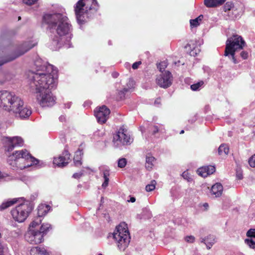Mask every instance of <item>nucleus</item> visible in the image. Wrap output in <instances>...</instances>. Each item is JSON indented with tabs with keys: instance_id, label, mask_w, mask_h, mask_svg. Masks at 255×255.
<instances>
[{
	"instance_id": "nucleus-1",
	"label": "nucleus",
	"mask_w": 255,
	"mask_h": 255,
	"mask_svg": "<svg viewBox=\"0 0 255 255\" xmlns=\"http://www.w3.org/2000/svg\"><path fill=\"white\" fill-rule=\"evenodd\" d=\"M34 71L28 73L29 88L42 107L53 106L56 98L51 90L56 86L57 70L38 56L34 60Z\"/></svg>"
},
{
	"instance_id": "nucleus-2",
	"label": "nucleus",
	"mask_w": 255,
	"mask_h": 255,
	"mask_svg": "<svg viewBox=\"0 0 255 255\" xmlns=\"http://www.w3.org/2000/svg\"><path fill=\"white\" fill-rule=\"evenodd\" d=\"M43 20L48 25L49 30L59 36L53 39L51 49L57 50L61 46L63 39L70 41L72 36L71 25L65 14L59 12L47 13L43 16Z\"/></svg>"
},
{
	"instance_id": "nucleus-3",
	"label": "nucleus",
	"mask_w": 255,
	"mask_h": 255,
	"mask_svg": "<svg viewBox=\"0 0 255 255\" xmlns=\"http://www.w3.org/2000/svg\"><path fill=\"white\" fill-rule=\"evenodd\" d=\"M7 162L13 170H22L36 165L38 161L26 149L15 151L8 156Z\"/></svg>"
},
{
	"instance_id": "nucleus-4",
	"label": "nucleus",
	"mask_w": 255,
	"mask_h": 255,
	"mask_svg": "<svg viewBox=\"0 0 255 255\" xmlns=\"http://www.w3.org/2000/svg\"><path fill=\"white\" fill-rule=\"evenodd\" d=\"M0 105L4 110L14 114L23 105L21 99L7 91H0Z\"/></svg>"
},
{
	"instance_id": "nucleus-5",
	"label": "nucleus",
	"mask_w": 255,
	"mask_h": 255,
	"mask_svg": "<svg viewBox=\"0 0 255 255\" xmlns=\"http://www.w3.org/2000/svg\"><path fill=\"white\" fill-rule=\"evenodd\" d=\"M96 0H79L75 7L76 18L79 23L85 21V14H88L89 11H96L98 8Z\"/></svg>"
},
{
	"instance_id": "nucleus-6",
	"label": "nucleus",
	"mask_w": 255,
	"mask_h": 255,
	"mask_svg": "<svg viewBox=\"0 0 255 255\" xmlns=\"http://www.w3.org/2000/svg\"><path fill=\"white\" fill-rule=\"evenodd\" d=\"M246 45V42L242 36L239 35H234L229 38L226 41V46L224 55L229 56L231 55L234 63L237 61L235 57V52L242 49Z\"/></svg>"
},
{
	"instance_id": "nucleus-7",
	"label": "nucleus",
	"mask_w": 255,
	"mask_h": 255,
	"mask_svg": "<svg viewBox=\"0 0 255 255\" xmlns=\"http://www.w3.org/2000/svg\"><path fill=\"white\" fill-rule=\"evenodd\" d=\"M126 227V225L125 224L119 225L117 227L116 231L113 234V237L117 242L118 248L122 251L125 250L130 242L129 232Z\"/></svg>"
},
{
	"instance_id": "nucleus-8",
	"label": "nucleus",
	"mask_w": 255,
	"mask_h": 255,
	"mask_svg": "<svg viewBox=\"0 0 255 255\" xmlns=\"http://www.w3.org/2000/svg\"><path fill=\"white\" fill-rule=\"evenodd\" d=\"M34 208L31 202L20 204L11 211L13 219L18 223L23 222L28 217Z\"/></svg>"
},
{
	"instance_id": "nucleus-9",
	"label": "nucleus",
	"mask_w": 255,
	"mask_h": 255,
	"mask_svg": "<svg viewBox=\"0 0 255 255\" xmlns=\"http://www.w3.org/2000/svg\"><path fill=\"white\" fill-rule=\"evenodd\" d=\"M133 139L128 133L127 130L121 128L113 135V145L115 148H121L125 145H130Z\"/></svg>"
},
{
	"instance_id": "nucleus-10",
	"label": "nucleus",
	"mask_w": 255,
	"mask_h": 255,
	"mask_svg": "<svg viewBox=\"0 0 255 255\" xmlns=\"http://www.w3.org/2000/svg\"><path fill=\"white\" fill-rule=\"evenodd\" d=\"M5 150L8 152L12 151L14 147L22 146L23 140L20 136L4 137L2 139Z\"/></svg>"
},
{
	"instance_id": "nucleus-11",
	"label": "nucleus",
	"mask_w": 255,
	"mask_h": 255,
	"mask_svg": "<svg viewBox=\"0 0 255 255\" xmlns=\"http://www.w3.org/2000/svg\"><path fill=\"white\" fill-rule=\"evenodd\" d=\"M173 81V77L168 71H166L157 76L156 78V84L161 88H167L171 86Z\"/></svg>"
},
{
	"instance_id": "nucleus-12",
	"label": "nucleus",
	"mask_w": 255,
	"mask_h": 255,
	"mask_svg": "<svg viewBox=\"0 0 255 255\" xmlns=\"http://www.w3.org/2000/svg\"><path fill=\"white\" fill-rule=\"evenodd\" d=\"M25 239L31 244H38L42 242L43 236L38 230L30 229L25 234Z\"/></svg>"
},
{
	"instance_id": "nucleus-13",
	"label": "nucleus",
	"mask_w": 255,
	"mask_h": 255,
	"mask_svg": "<svg viewBox=\"0 0 255 255\" xmlns=\"http://www.w3.org/2000/svg\"><path fill=\"white\" fill-rule=\"evenodd\" d=\"M37 41L34 39H31L24 41L17 49L16 51V56L13 59L19 57L36 45Z\"/></svg>"
},
{
	"instance_id": "nucleus-14",
	"label": "nucleus",
	"mask_w": 255,
	"mask_h": 255,
	"mask_svg": "<svg viewBox=\"0 0 255 255\" xmlns=\"http://www.w3.org/2000/svg\"><path fill=\"white\" fill-rule=\"evenodd\" d=\"M110 111L106 106H103L95 110V116L98 123H105L109 118Z\"/></svg>"
},
{
	"instance_id": "nucleus-15",
	"label": "nucleus",
	"mask_w": 255,
	"mask_h": 255,
	"mask_svg": "<svg viewBox=\"0 0 255 255\" xmlns=\"http://www.w3.org/2000/svg\"><path fill=\"white\" fill-rule=\"evenodd\" d=\"M70 160V155L67 151L63 153L62 155L54 157L53 164L58 167H64L68 164Z\"/></svg>"
},
{
	"instance_id": "nucleus-16",
	"label": "nucleus",
	"mask_w": 255,
	"mask_h": 255,
	"mask_svg": "<svg viewBox=\"0 0 255 255\" xmlns=\"http://www.w3.org/2000/svg\"><path fill=\"white\" fill-rule=\"evenodd\" d=\"M18 111L16 112L15 115L16 117L21 119L27 118L32 113L30 108L24 104L22 106H21Z\"/></svg>"
},
{
	"instance_id": "nucleus-17",
	"label": "nucleus",
	"mask_w": 255,
	"mask_h": 255,
	"mask_svg": "<svg viewBox=\"0 0 255 255\" xmlns=\"http://www.w3.org/2000/svg\"><path fill=\"white\" fill-rule=\"evenodd\" d=\"M223 190L222 185L220 183L214 184L211 189L210 194L213 198L219 197L221 196Z\"/></svg>"
},
{
	"instance_id": "nucleus-18",
	"label": "nucleus",
	"mask_w": 255,
	"mask_h": 255,
	"mask_svg": "<svg viewBox=\"0 0 255 255\" xmlns=\"http://www.w3.org/2000/svg\"><path fill=\"white\" fill-rule=\"evenodd\" d=\"M215 167L212 165H208L201 167L197 170V173L198 175H203L206 174L207 175H210L215 173Z\"/></svg>"
},
{
	"instance_id": "nucleus-19",
	"label": "nucleus",
	"mask_w": 255,
	"mask_h": 255,
	"mask_svg": "<svg viewBox=\"0 0 255 255\" xmlns=\"http://www.w3.org/2000/svg\"><path fill=\"white\" fill-rule=\"evenodd\" d=\"M23 198L9 199L3 202L0 205V210H3L16 203L19 200L23 199Z\"/></svg>"
},
{
	"instance_id": "nucleus-20",
	"label": "nucleus",
	"mask_w": 255,
	"mask_h": 255,
	"mask_svg": "<svg viewBox=\"0 0 255 255\" xmlns=\"http://www.w3.org/2000/svg\"><path fill=\"white\" fill-rule=\"evenodd\" d=\"M50 206L45 204H40L37 208V215L38 217L41 218L45 216L50 210Z\"/></svg>"
},
{
	"instance_id": "nucleus-21",
	"label": "nucleus",
	"mask_w": 255,
	"mask_h": 255,
	"mask_svg": "<svg viewBox=\"0 0 255 255\" xmlns=\"http://www.w3.org/2000/svg\"><path fill=\"white\" fill-rule=\"evenodd\" d=\"M226 0H204V4L207 7H214L222 5Z\"/></svg>"
},
{
	"instance_id": "nucleus-22",
	"label": "nucleus",
	"mask_w": 255,
	"mask_h": 255,
	"mask_svg": "<svg viewBox=\"0 0 255 255\" xmlns=\"http://www.w3.org/2000/svg\"><path fill=\"white\" fill-rule=\"evenodd\" d=\"M155 161V158L153 156L149 154H147L145 158V168L148 170H151L154 165Z\"/></svg>"
},
{
	"instance_id": "nucleus-23",
	"label": "nucleus",
	"mask_w": 255,
	"mask_h": 255,
	"mask_svg": "<svg viewBox=\"0 0 255 255\" xmlns=\"http://www.w3.org/2000/svg\"><path fill=\"white\" fill-rule=\"evenodd\" d=\"M31 255H48V253L44 248L35 247L30 251Z\"/></svg>"
},
{
	"instance_id": "nucleus-24",
	"label": "nucleus",
	"mask_w": 255,
	"mask_h": 255,
	"mask_svg": "<svg viewBox=\"0 0 255 255\" xmlns=\"http://www.w3.org/2000/svg\"><path fill=\"white\" fill-rule=\"evenodd\" d=\"M202 242L204 243L206 245L208 249H210L215 243V239L214 236H210L207 238L203 239Z\"/></svg>"
},
{
	"instance_id": "nucleus-25",
	"label": "nucleus",
	"mask_w": 255,
	"mask_h": 255,
	"mask_svg": "<svg viewBox=\"0 0 255 255\" xmlns=\"http://www.w3.org/2000/svg\"><path fill=\"white\" fill-rule=\"evenodd\" d=\"M229 151V148L227 145L225 144H221L218 148V153L220 155H227Z\"/></svg>"
},
{
	"instance_id": "nucleus-26",
	"label": "nucleus",
	"mask_w": 255,
	"mask_h": 255,
	"mask_svg": "<svg viewBox=\"0 0 255 255\" xmlns=\"http://www.w3.org/2000/svg\"><path fill=\"white\" fill-rule=\"evenodd\" d=\"M203 16L202 15H199L198 17L194 19H191L190 20V26L192 28L196 27L199 25L200 22L202 20Z\"/></svg>"
},
{
	"instance_id": "nucleus-27",
	"label": "nucleus",
	"mask_w": 255,
	"mask_h": 255,
	"mask_svg": "<svg viewBox=\"0 0 255 255\" xmlns=\"http://www.w3.org/2000/svg\"><path fill=\"white\" fill-rule=\"evenodd\" d=\"M49 229H51V225L48 223H45L41 225L40 230L38 231L41 233V234H43V236L44 235L46 234L47 232L49 231Z\"/></svg>"
},
{
	"instance_id": "nucleus-28",
	"label": "nucleus",
	"mask_w": 255,
	"mask_h": 255,
	"mask_svg": "<svg viewBox=\"0 0 255 255\" xmlns=\"http://www.w3.org/2000/svg\"><path fill=\"white\" fill-rule=\"evenodd\" d=\"M96 173V170L94 168H91L89 167H84L83 168L81 172V175L85 174H94Z\"/></svg>"
},
{
	"instance_id": "nucleus-29",
	"label": "nucleus",
	"mask_w": 255,
	"mask_h": 255,
	"mask_svg": "<svg viewBox=\"0 0 255 255\" xmlns=\"http://www.w3.org/2000/svg\"><path fill=\"white\" fill-rule=\"evenodd\" d=\"M156 181L155 180H152L150 181V183L145 186V190L147 192H150L154 190Z\"/></svg>"
},
{
	"instance_id": "nucleus-30",
	"label": "nucleus",
	"mask_w": 255,
	"mask_h": 255,
	"mask_svg": "<svg viewBox=\"0 0 255 255\" xmlns=\"http://www.w3.org/2000/svg\"><path fill=\"white\" fill-rule=\"evenodd\" d=\"M100 173L103 175H109L110 174L109 167L106 165H102L99 167Z\"/></svg>"
},
{
	"instance_id": "nucleus-31",
	"label": "nucleus",
	"mask_w": 255,
	"mask_h": 255,
	"mask_svg": "<svg viewBox=\"0 0 255 255\" xmlns=\"http://www.w3.org/2000/svg\"><path fill=\"white\" fill-rule=\"evenodd\" d=\"M41 219L37 217L30 224L29 229L35 228L37 226L39 225L41 222Z\"/></svg>"
},
{
	"instance_id": "nucleus-32",
	"label": "nucleus",
	"mask_w": 255,
	"mask_h": 255,
	"mask_svg": "<svg viewBox=\"0 0 255 255\" xmlns=\"http://www.w3.org/2000/svg\"><path fill=\"white\" fill-rule=\"evenodd\" d=\"M167 62L165 60L159 63L157 65V68L159 69L160 72H162L167 67Z\"/></svg>"
},
{
	"instance_id": "nucleus-33",
	"label": "nucleus",
	"mask_w": 255,
	"mask_h": 255,
	"mask_svg": "<svg viewBox=\"0 0 255 255\" xmlns=\"http://www.w3.org/2000/svg\"><path fill=\"white\" fill-rule=\"evenodd\" d=\"M245 243L252 249L255 248V240L253 239H247L245 240Z\"/></svg>"
},
{
	"instance_id": "nucleus-34",
	"label": "nucleus",
	"mask_w": 255,
	"mask_h": 255,
	"mask_svg": "<svg viewBox=\"0 0 255 255\" xmlns=\"http://www.w3.org/2000/svg\"><path fill=\"white\" fill-rule=\"evenodd\" d=\"M234 8V4L232 2H227L223 7L224 10L225 12L231 10Z\"/></svg>"
},
{
	"instance_id": "nucleus-35",
	"label": "nucleus",
	"mask_w": 255,
	"mask_h": 255,
	"mask_svg": "<svg viewBox=\"0 0 255 255\" xmlns=\"http://www.w3.org/2000/svg\"><path fill=\"white\" fill-rule=\"evenodd\" d=\"M203 84L204 82L203 81H200L199 82H198L197 83L191 85V89L193 91L198 90H199L200 88L203 86Z\"/></svg>"
},
{
	"instance_id": "nucleus-36",
	"label": "nucleus",
	"mask_w": 255,
	"mask_h": 255,
	"mask_svg": "<svg viewBox=\"0 0 255 255\" xmlns=\"http://www.w3.org/2000/svg\"><path fill=\"white\" fill-rule=\"evenodd\" d=\"M82 155L83 152L82 150L78 149L75 152V155L74 157V160H81Z\"/></svg>"
},
{
	"instance_id": "nucleus-37",
	"label": "nucleus",
	"mask_w": 255,
	"mask_h": 255,
	"mask_svg": "<svg viewBox=\"0 0 255 255\" xmlns=\"http://www.w3.org/2000/svg\"><path fill=\"white\" fill-rule=\"evenodd\" d=\"M127 164V160L125 158H120L118 162V167L120 168L124 167Z\"/></svg>"
},
{
	"instance_id": "nucleus-38",
	"label": "nucleus",
	"mask_w": 255,
	"mask_h": 255,
	"mask_svg": "<svg viewBox=\"0 0 255 255\" xmlns=\"http://www.w3.org/2000/svg\"><path fill=\"white\" fill-rule=\"evenodd\" d=\"M128 92V89L124 88L122 90H121L119 92V97L120 99H123L125 97V94L126 93Z\"/></svg>"
},
{
	"instance_id": "nucleus-39",
	"label": "nucleus",
	"mask_w": 255,
	"mask_h": 255,
	"mask_svg": "<svg viewBox=\"0 0 255 255\" xmlns=\"http://www.w3.org/2000/svg\"><path fill=\"white\" fill-rule=\"evenodd\" d=\"M249 163L252 167H255V154L252 156L249 159Z\"/></svg>"
},
{
	"instance_id": "nucleus-40",
	"label": "nucleus",
	"mask_w": 255,
	"mask_h": 255,
	"mask_svg": "<svg viewBox=\"0 0 255 255\" xmlns=\"http://www.w3.org/2000/svg\"><path fill=\"white\" fill-rule=\"evenodd\" d=\"M247 236L249 237L253 238L255 240V229H251L247 233Z\"/></svg>"
},
{
	"instance_id": "nucleus-41",
	"label": "nucleus",
	"mask_w": 255,
	"mask_h": 255,
	"mask_svg": "<svg viewBox=\"0 0 255 255\" xmlns=\"http://www.w3.org/2000/svg\"><path fill=\"white\" fill-rule=\"evenodd\" d=\"M38 0H22L23 3L27 5H32L34 4Z\"/></svg>"
},
{
	"instance_id": "nucleus-42",
	"label": "nucleus",
	"mask_w": 255,
	"mask_h": 255,
	"mask_svg": "<svg viewBox=\"0 0 255 255\" xmlns=\"http://www.w3.org/2000/svg\"><path fill=\"white\" fill-rule=\"evenodd\" d=\"M104 181L102 184V187L104 188H105L108 185L109 179L108 178V176H104Z\"/></svg>"
},
{
	"instance_id": "nucleus-43",
	"label": "nucleus",
	"mask_w": 255,
	"mask_h": 255,
	"mask_svg": "<svg viewBox=\"0 0 255 255\" xmlns=\"http://www.w3.org/2000/svg\"><path fill=\"white\" fill-rule=\"evenodd\" d=\"M185 241L188 243H193L195 240V238L192 236H187L185 238Z\"/></svg>"
},
{
	"instance_id": "nucleus-44",
	"label": "nucleus",
	"mask_w": 255,
	"mask_h": 255,
	"mask_svg": "<svg viewBox=\"0 0 255 255\" xmlns=\"http://www.w3.org/2000/svg\"><path fill=\"white\" fill-rule=\"evenodd\" d=\"M241 56L242 57V58H243L244 59H246L248 58V56H249V54H248V52H246V51H242L241 53Z\"/></svg>"
},
{
	"instance_id": "nucleus-45",
	"label": "nucleus",
	"mask_w": 255,
	"mask_h": 255,
	"mask_svg": "<svg viewBox=\"0 0 255 255\" xmlns=\"http://www.w3.org/2000/svg\"><path fill=\"white\" fill-rule=\"evenodd\" d=\"M133 85H134L133 81L132 80L129 79L128 83L127 84V86L128 87V88H127L128 89V90L129 89H131L133 87Z\"/></svg>"
},
{
	"instance_id": "nucleus-46",
	"label": "nucleus",
	"mask_w": 255,
	"mask_h": 255,
	"mask_svg": "<svg viewBox=\"0 0 255 255\" xmlns=\"http://www.w3.org/2000/svg\"><path fill=\"white\" fill-rule=\"evenodd\" d=\"M141 64V61H138L134 63L132 65V68L133 69H136L138 68L139 66Z\"/></svg>"
},
{
	"instance_id": "nucleus-47",
	"label": "nucleus",
	"mask_w": 255,
	"mask_h": 255,
	"mask_svg": "<svg viewBox=\"0 0 255 255\" xmlns=\"http://www.w3.org/2000/svg\"><path fill=\"white\" fill-rule=\"evenodd\" d=\"M28 179V176H21L20 178H19L20 180L24 182L26 184H27Z\"/></svg>"
},
{
	"instance_id": "nucleus-48",
	"label": "nucleus",
	"mask_w": 255,
	"mask_h": 255,
	"mask_svg": "<svg viewBox=\"0 0 255 255\" xmlns=\"http://www.w3.org/2000/svg\"><path fill=\"white\" fill-rule=\"evenodd\" d=\"M74 163L76 166H79L82 164L81 160H74Z\"/></svg>"
},
{
	"instance_id": "nucleus-49",
	"label": "nucleus",
	"mask_w": 255,
	"mask_h": 255,
	"mask_svg": "<svg viewBox=\"0 0 255 255\" xmlns=\"http://www.w3.org/2000/svg\"><path fill=\"white\" fill-rule=\"evenodd\" d=\"M158 131H159V129L158 128V127L157 126H154L153 127V134H155L156 133L158 132Z\"/></svg>"
},
{
	"instance_id": "nucleus-50",
	"label": "nucleus",
	"mask_w": 255,
	"mask_h": 255,
	"mask_svg": "<svg viewBox=\"0 0 255 255\" xmlns=\"http://www.w3.org/2000/svg\"><path fill=\"white\" fill-rule=\"evenodd\" d=\"M184 179L187 180L188 182H191L193 179L192 176H183Z\"/></svg>"
},
{
	"instance_id": "nucleus-51",
	"label": "nucleus",
	"mask_w": 255,
	"mask_h": 255,
	"mask_svg": "<svg viewBox=\"0 0 255 255\" xmlns=\"http://www.w3.org/2000/svg\"><path fill=\"white\" fill-rule=\"evenodd\" d=\"M128 201L133 203L135 201V198L134 197H130V199L128 200Z\"/></svg>"
},
{
	"instance_id": "nucleus-52",
	"label": "nucleus",
	"mask_w": 255,
	"mask_h": 255,
	"mask_svg": "<svg viewBox=\"0 0 255 255\" xmlns=\"http://www.w3.org/2000/svg\"><path fill=\"white\" fill-rule=\"evenodd\" d=\"M3 247L0 243V255H3Z\"/></svg>"
},
{
	"instance_id": "nucleus-53",
	"label": "nucleus",
	"mask_w": 255,
	"mask_h": 255,
	"mask_svg": "<svg viewBox=\"0 0 255 255\" xmlns=\"http://www.w3.org/2000/svg\"><path fill=\"white\" fill-rule=\"evenodd\" d=\"M203 207H204L206 210H207L209 207V205L207 203H205L203 204Z\"/></svg>"
},
{
	"instance_id": "nucleus-54",
	"label": "nucleus",
	"mask_w": 255,
	"mask_h": 255,
	"mask_svg": "<svg viewBox=\"0 0 255 255\" xmlns=\"http://www.w3.org/2000/svg\"><path fill=\"white\" fill-rule=\"evenodd\" d=\"M190 174V173H189L188 170L184 171L181 175L184 176V175H187L188 174Z\"/></svg>"
},
{
	"instance_id": "nucleus-55",
	"label": "nucleus",
	"mask_w": 255,
	"mask_h": 255,
	"mask_svg": "<svg viewBox=\"0 0 255 255\" xmlns=\"http://www.w3.org/2000/svg\"><path fill=\"white\" fill-rule=\"evenodd\" d=\"M112 75H113V77L117 78L119 74L117 72H114L113 73Z\"/></svg>"
},
{
	"instance_id": "nucleus-56",
	"label": "nucleus",
	"mask_w": 255,
	"mask_h": 255,
	"mask_svg": "<svg viewBox=\"0 0 255 255\" xmlns=\"http://www.w3.org/2000/svg\"><path fill=\"white\" fill-rule=\"evenodd\" d=\"M155 104H160V99H157L155 101Z\"/></svg>"
},
{
	"instance_id": "nucleus-57",
	"label": "nucleus",
	"mask_w": 255,
	"mask_h": 255,
	"mask_svg": "<svg viewBox=\"0 0 255 255\" xmlns=\"http://www.w3.org/2000/svg\"><path fill=\"white\" fill-rule=\"evenodd\" d=\"M37 194H35V196L33 195L32 196H31V198H30V200H34V199L37 197Z\"/></svg>"
},
{
	"instance_id": "nucleus-58",
	"label": "nucleus",
	"mask_w": 255,
	"mask_h": 255,
	"mask_svg": "<svg viewBox=\"0 0 255 255\" xmlns=\"http://www.w3.org/2000/svg\"><path fill=\"white\" fill-rule=\"evenodd\" d=\"M37 194H35V196L33 195L32 196H31V198H30V200H34V199L37 197Z\"/></svg>"
},
{
	"instance_id": "nucleus-59",
	"label": "nucleus",
	"mask_w": 255,
	"mask_h": 255,
	"mask_svg": "<svg viewBox=\"0 0 255 255\" xmlns=\"http://www.w3.org/2000/svg\"><path fill=\"white\" fill-rule=\"evenodd\" d=\"M60 120L61 121H63V120H65V117H63V116H61L60 117Z\"/></svg>"
},
{
	"instance_id": "nucleus-60",
	"label": "nucleus",
	"mask_w": 255,
	"mask_h": 255,
	"mask_svg": "<svg viewBox=\"0 0 255 255\" xmlns=\"http://www.w3.org/2000/svg\"><path fill=\"white\" fill-rule=\"evenodd\" d=\"M237 177L238 180H242L243 179V176H237Z\"/></svg>"
},
{
	"instance_id": "nucleus-61",
	"label": "nucleus",
	"mask_w": 255,
	"mask_h": 255,
	"mask_svg": "<svg viewBox=\"0 0 255 255\" xmlns=\"http://www.w3.org/2000/svg\"><path fill=\"white\" fill-rule=\"evenodd\" d=\"M4 176H0V181H1Z\"/></svg>"
},
{
	"instance_id": "nucleus-62",
	"label": "nucleus",
	"mask_w": 255,
	"mask_h": 255,
	"mask_svg": "<svg viewBox=\"0 0 255 255\" xmlns=\"http://www.w3.org/2000/svg\"><path fill=\"white\" fill-rule=\"evenodd\" d=\"M70 107V104H67V108H69Z\"/></svg>"
},
{
	"instance_id": "nucleus-63",
	"label": "nucleus",
	"mask_w": 255,
	"mask_h": 255,
	"mask_svg": "<svg viewBox=\"0 0 255 255\" xmlns=\"http://www.w3.org/2000/svg\"><path fill=\"white\" fill-rule=\"evenodd\" d=\"M184 130H182L180 131V134L183 133H184Z\"/></svg>"
},
{
	"instance_id": "nucleus-64",
	"label": "nucleus",
	"mask_w": 255,
	"mask_h": 255,
	"mask_svg": "<svg viewBox=\"0 0 255 255\" xmlns=\"http://www.w3.org/2000/svg\"><path fill=\"white\" fill-rule=\"evenodd\" d=\"M20 235H21V233L20 231H19L17 235L19 236Z\"/></svg>"
}]
</instances>
